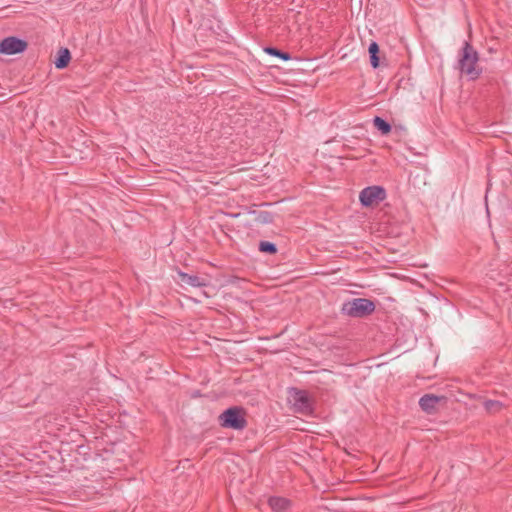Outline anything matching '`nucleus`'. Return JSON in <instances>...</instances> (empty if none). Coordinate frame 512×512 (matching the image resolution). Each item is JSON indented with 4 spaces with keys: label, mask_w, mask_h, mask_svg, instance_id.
Listing matches in <instances>:
<instances>
[{
    "label": "nucleus",
    "mask_w": 512,
    "mask_h": 512,
    "mask_svg": "<svg viewBox=\"0 0 512 512\" xmlns=\"http://www.w3.org/2000/svg\"><path fill=\"white\" fill-rule=\"evenodd\" d=\"M478 61V52L466 41L459 53V70L462 74L468 76L470 80H475L482 73V68L478 65Z\"/></svg>",
    "instance_id": "f257e3e1"
},
{
    "label": "nucleus",
    "mask_w": 512,
    "mask_h": 512,
    "mask_svg": "<svg viewBox=\"0 0 512 512\" xmlns=\"http://www.w3.org/2000/svg\"><path fill=\"white\" fill-rule=\"evenodd\" d=\"M247 412L242 406H232L224 410L218 417L221 427L243 430L247 427Z\"/></svg>",
    "instance_id": "f03ea898"
},
{
    "label": "nucleus",
    "mask_w": 512,
    "mask_h": 512,
    "mask_svg": "<svg viewBox=\"0 0 512 512\" xmlns=\"http://www.w3.org/2000/svg\"><path fill=\"white\" fill-rule=\"evenodd\" d=\"M375 303L367 298H354L342 306V312L353 318H364L375 311Z\"/></svg>",
    "instance_id": "7ed1b4c3"
},
{
    "label": "nucleus",
    "mask_w": 512,
    "mask_h": 512,
    "mask_svg": "<svg viewBox=\"0 0 512 512\" xmlns=\"http://www.w3.org/2000/svg\"><path fill=\"white\" fill-rule=\"evenodd\" d=\"M288 401L292 405L293 411L305 416L313 412V403L309 394L305 390L292 387L288 390Z\"/></svg>",
    "instance_id": "20e7f679"
},
{
    "label": "nucleus",
    "mask_w": 512,
    "mask_h": 512,
    "mask_svg": "<svg viewBox=\"0 0 512 512\" xmlns=\"http://www.w3.org/2000/svg\"><path fill=\"white\" fill-rule=\"evenodd\" d=\"M386 191L381 186H369L364 188L359 195L360 202L365 207H370L383 201Z\"/></svg>",
    "instance_id": "39448f33"
},
{
    "label": "nucleus",
    "mask_w": 512,
    "mask_h": 512,
    "mask_svg": "<svg viewBox=\"0 0 512 512\" xmlns=\"http://www.w3.org/2000/svg\"><path fill=\"white\" fill-rule=\"evenodd\" d=\"M28 43L15 36H9L0 41V54L14 55L24 52Z\"/></svg>",
    "instance_id": "423d86ee"
},
{
    "label": "nucleus",
    "mask_w": 512,
    "mask_h": 512,
    "mask_svg": "<svg viewBox=\"0 0 512 512\" xmlns=\"http://www.w3.org/2000/svg\"><path fill=\"white\" fill-rule=\"evenodd\" d=\"M444 397H438L433 394H425L419 400V406L423 411L432 414L436 411V405L443 400Z\"/></svg>",
    "instance_id": "0eeeda50"
},
{
    "label": "nucleus",
    "mask_w": 512,
    "mask_h": 512,
    "mask_svg": "<svg viewBox=\"0 0 512 512\" xmlns=\"http://www.w3.org/2000/svg\"><path fill=\"white\" fill-rule=\"evenodd\" d=\"M179 280L182 284H186L192 287H203L206 286V281L197 275H190L184 272H178Z\"/></svg>",
    "instance_id": "6e6552de"
},
{
    "label": "nucleus",
    "mask_w": 512,
    "mask_h": 512,
    "mask_svg": "<svg viewBox=\"0 0 512 512\" xmlns=\"http://www.w3.org/2000/svg\"><path fill=\"white\" fill-rule=\"evenodd\" d=\"M268 504L274 512H285L290 507V500L283 497H270Z\"/></svg>",
    "instance_id": "1a4fd4ad"
},
{
    "label": "nucleus",
    "mask_w": 512,
    "mask_h": 512,
    "mask_svg": "<svg viewBox=\"0 0 512 512\" xmlns=\"http://www.w3.org/2000/svg\"><path fill=\"white\" fill-rule=\"evenodd\" d=\"M71 60V53L68 48H60L57 52L54 64L58 69H64L68 66Z\"/></svg>",
    "instance_id": "9d476101"
},
{
    "label": "nucleus",
    "mask_w": 512,
    "mask_h": 512,
    "mask_svg": "<svg viewBox=\"0 0 512 512\" xmlns=\"http://www.w3.org/2000/svg\"><path fill=\"white\" fill-rule=\"evenodd\" d=\"M368 52L370 56V64L371 66L376 69L380 66V58H379V52L380 48L379 45L376 42H371L368 47Z\"/></svg>",
    "instance_id": "9b49d317"
},
{
    "label": "nucleus",
    "mask_w": 512,
    "mask_h": 512,
    "mask_svg": "<svg viewBox=\"0 0 512 512\" xmlns=\"http://www.w3.org/2000/svg\"><path fill=\"white\" fill-rule=\"evenodd\" d=\"M254 221L257 224L265 225L273 222V214L268 211H254Z\"/></svg>",
    "instance_id": "f8f14e48"
},
{
    "label": "nucleus",
    "mask_w": 512,
    "mask_h": 512,
    "mask_svg": "<svg viewBox=\"0 0 512 512\" xmlns=\"http://www.w3.org/2000/svg\"><path fill=\"white\" fill-rule=\"evenodd\" d=\"M374 127L379 130L383 135L388 134L391 131V125L379 116H375L373 119Z\"/></svg>",
    "instance_id": "ddd939ff"
},
{
    "label": "nucleus",
    "mask_w": 512,
    "mask_h": 512,
    "mask_svg": "<svg viewBox=\"0 0 512 512\" xmlns=\"http://www.w3.org/2000/svg\"><path fill=\"white\" fill-rule=\"evenodd\" d=\"M264 51L274 57H278L284 61L290 60L292 57L288 52L282 51L276 47L268 46L264 48Z\"/></svg>",
    "instance_id": "4468645a"
},
{
    "label": "nucleus",
    "mask_w": 512,
    "mask_h": 512,
    "mask_svg": "<svg viewBox=\"0 0 512 512\" xmlns=\"http://www.w3.org/2000/svg\"><path fill=\"white\" fill-rule=\"evenodd\" d=\"M259 251L270 255L277 253V246L269 241H261L259 243Z\"/></svg>",
    "instance_id": "2eb2a0df"
},
{
    "label": "nucleus",
    "mask_w": 512,
    "mask_h": 512,
    "mask_svg": "<svg viewBox=\"0 0 512 512\" xmlns=\"http://www.w3.org/2000/svg\"><path fill=\"white\" fill-rule=\"evenodd\" d=\"M484 407L488 412H497L501 408V403L495 400H487L484 402Z\"/></svg>",
    "instance_id": "dca6fc26"
}]
</instances>
